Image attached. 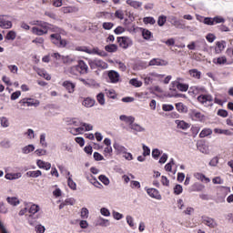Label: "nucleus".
<instances>
[{
    "label": "nucleus",
    "mask_w": 233,
    "mask_h": 233,
    "mask_svg": "<svg viewBox=\"0 0 233 233\" xmlns=\"http://www.w3.org/2000/svg\"><path fill=\"white\" fill-rule=\"evenodd\" d=\"M88 65L92 70L98 68L99 70H106L108 64L99 58L89 59Z\"/></svg>",
    "instance_id": "nucleus-1"
},
{
    "label": "nucleus",
    "mask_w": 233,
    "mask_h": 233,
    "mask_svg": "<svg viewBox=\"0 0 233 233\" xmlns=\"http://www.w3.org/2000/svg\"><path fill=\"white\" fill-rule=\"evenodd\" d=\"M198 101L203 106H213L214 105V96L210 94H201L198 96Z\"/></svg>",
    "instance_id": "nucleus-2"
},
{
    "label": "nucleus",
    "mask_w": 233,
    "mask_h": 233,
    "mask_svg": "<svg viewBox=\"0 0 233 233\" xmlns=\"http://www.w3.org/2000/svg\"><path fill=\"white\" fill-rule=\"evenodd\" d=\"M50 37L53 45H56V46H58V48H66V46L68 45V41L62 39L61 35L59 34H52Z\"/></svg>",
    "instance_id": "nucleus-3"
},
{
    "label": "nucleus",
    "mask_w": 233,
    "mask_h": 233,
    "mask_svg": "<svg viewBox=\"0 0 233 233\" xmlns=\"http://www.w3.org/2000/svg\"><path fill=\"white\" fill-rule=\"evenodd\" d=\"M228 192H230V187H222L218 190L217 193V203H225V198H227Z\"/></svg>",
    "instance_id": "nucleus-4"
},
{
    "label": "nucleus",
    "mask_w": 233,
    "mask_h": 233,
    "mask_svg": "<svg viewBox=\"0 0 233 233\" xmlns=\"http://www.w3.org/2000/svg\"><path fill=\"white\" fill-rule=\"evenodd\" d=\"M19 104L22 106H35V108H37L39 105H41V102L39 100L31 98V97H25L19 101Z\"/></svg>",
    "instance_id": "nucleus-5"
},
{
    "label": "nucleus",
    "mask_w": 233,
    "mask_h": 233,
    "mask_svg": "<svg viewBox=\"0 0 233 233\" xmlns=\"http://www.w3.org/2000/svg\"><path fill=\"white\" fill-rule=\"evenodd\" d=\"M145 190L149 196V198H152V199H157V201H161L163 199V197L161 196V193H159V190L154 187H145Z\"/></svg>",
    "instance_id": "nucleus-6"
},
{
    "label": "nucleus",
    "mask_w": 233,
    "mask_h": 233,
    "mask_svg": "<svg viewBox=\"0 0 233 233\" xmlns=\"http://www.w3.org/2000/svg\"><path fill=\"white\" fill-rule=\"evenodd\" d=\"M117 43L119 44V46L125 50L133 45L132 39L128 36H118Z\"/></svg>",
    "instance_id": "nucleus-7"
},
{
    "label": "nucleus",
    "mask_w": 233,
    "mask_h": 233,
    "mask_svg": "<svg viewBox=\"0 0 233 233\" xmlns=\"http://www.w3.org/2000/svg\"><path fill=\"white\" fill-rule=\"evenodd\" d=\"M79 81H81V83H83V85H85L86 86H87L88 88H99L101 86V84H99L97 81H96V79L94 78H79Z\"/></svg>",
    "instance_id": "nucleus-8"
},
{
    "label": "nucleus",
    "mask_w": 233,
    "mask_h": 233,
    "mask_svg": "<svg viewBox=\"0 0 233 233\" xmlns=\"http://www.w3.org/2000/svg\"><path fill=\"white\" fill-rule=\"evenodd\" d=\"M201 221L203 225H206V227H208L209 228H216V227H218V222H216V219L210 217L202 216Z\"/></svg>",
    "instance_id": "nucleus-9"
},
{
    "label": "nucleus",
    "mask_w": 233,
    "mask_h": 233,
    "mask_svg": "<svg viewBox=\"0 0 233 233\" xmlns=\"http://www.w3.org/2000/svg\"><path fill=\"white\" fill-rule=\"evenodd\" d=\"M188 116L192 121H199L200 123L205 121V115H203L201 112H198V110H191Z\"/></svg>",
    "instance_id": "nucleus-10"
},
{
    "label": "nucleus",
    "mask_w": 233,
    "mask_h": 233,
    "mask_svg": "<svg viewBox=\"0 0 233 233\" xmlns=\"http://www.w3.org/2000/svg\"><path fill=\"white\" fill-rule=\"evenodd\" d=\"M113 148L116 156H123L124 154H127V152H128V149L118 142H115L113 144Z\"/></svg>",
    "instance_id": "nucleus-11"
},
{
    "label": "nucleus",
    "mask_w": 233,
    "mask_h": 233,
    "mask_svg": "<svg viewBox=\"0 0 233 233\" xmlns=\"http://www.w3.org/2000/svg\"><path fill=\"white\" fill-rule=\"evenodd\" d=\"M168 22L175 26V28H180L181 30H184L185 25L181 23V20H178L177 17L174 15L168 16Z\"/></svg>",
    "instance_id": "nucleus-12"
},
{
    "label": "nucleus",
    "mask_w": 233,
    "mask_h": 233,
    "mask_svg": "<svg viewBox=\"0 0 233 233\" xmlns=\"http://www.w3.org/2000/svg\"><path fill=\"white\" fill-rule=\"evenodd\" d=\"M168 65V61L161 59V58H153L149 61V66H167Z\"/></svg>",
    "instance_id": "nucleus-13"
},
{
    "label": "nucleus",
    "mask_w": 233,
    "mask_h": 233,
    "mask_svg": "<svg viewBox=\"0 0 233 233\" xmlns=\"http://www.w3.org/2000/svg\"><path fill=\"white\" fill-rule=\"evenodd\" d=\"M87 54L90 56H99L100 57H106V52L99 50V47L87 48Z\"/></svg>",
    "instance_id": "nucleus-14"
},
{
    "label": "nucleus",
    "mask_w": 233,
    "mask_h": 233,
    "mask_svg": "<svg viewBox=\"0 0 233 233\" xmlns=\"http://www.w3.org/2000/svg\"><path fill=\"white\" fill-rule=\"evenodd\" d=\"M62 86H64L69 94H74L76 90V83H73L70 80L64 81Z\"/></svg>",
    "instance_id": "nucleus-15"
},
{
    "label": "nucleus",
    "mask_w": 233,
    "mask_h": 233,
    "mask_svg": "<svg viewBox=\"0 0 233 233\" xmlns=\"http://www.w3.org/2000/svg\"><path fill=\"white\" fill-rule=\"evenodd\" d=\"M82 105L86 108H92V106H95V105H96V99H94L90 96L86 97V98H84Z\"/></svg>",
    "instance_id": "nucleus-16"
},
{
    "label": "nucleus",
    "mask_w": 233,
    "mask_h": 233,
    "mask_svg": "<svg viewBox=\"0 0 233 233\" xmlns=\"http://www.w3.org/2000/svg\"><path fill=\"white\" fill-rule=\"evenodd\" d=\"M5 15H0V28L10 29L12 28V21L5 19Z\"/></svg>",
    "instance_id": "nucleus-17"
},
{
    "label": "nucleus",
    "mask_w": 233,
    "mask_h": 233,
    "mask_svg": "<svg viewBox=\"0 0 233 233\" xmlns=\"http://www.w3.org/2000/svg\"><path fill=\"white\" fill-rule=\"evenodd\" d=\"M175 125H177V128L180 130H188V128H190V124L185 122V120H175Z\"/></svg>",
    "instance_id": "nucleus-18"
},
{
    "label": "nucleus",
    "mask_w": 233,
    "mask_h": 233,
    "mask_svg": "<svg viewBox=\"0 0 233 233\" xmlns=\"http://www.w3.org/2000/svg\"><path fill=\"white\" fill-rule=\"evenodd\" d=\"M96 227H110V220L104 218L103 217H98L96 221Z\"/></svg>",
    "instance_id": "nucleus-19"
},
{
    "label": "nucleus",
    "mask_w": 233,
    "mask_h": 233,
    "mask_svg": "<svg viewBox=\"0 0 233 233\" xmlns=\"http://www.w3.org/2000/svg\"><path fill=\"white\" fill-rule=\"evenodd\" d=\"M36 166L43 170H50L52 168V164H50V162H45L41 159L36 161Z\"/></svg>",
    "instance_id": "nucleus-20"
},
{
    "label": "nucleus",
    "mask_w": 233,
    "mask_h": 233,
    "mask_svg": "<svg viewBox=\"0 0 233 233\" xmlns=\"http://www.w3.org/2000/svg\"><path fill=\"white\" fill-rule=\"evenodd\" d=\"M172 85L173 86H177L180 92H187L188 90V85L180 83L179 81H173Z\"/></svg>",
    "instance_id": "nucleus-21"
},
{
    "label": "nucleus",
    "mask_w": 233,
    "mask_h": 233,
    "mask_svg": "<svg viewBox=\"0 0 233 233\" xmlns=\"http://www.w3.org/2000/svg\"><path fill=\"white\" fill-rule=\"evenodd\" d=\"M76 66H78L80 74L82 75L88 74V66L86 65V63H85V61L83 60L78 61V64Z\"/></svg>",
    "instance_id": "nucleus-22"
},
{
    "label": "nucleus",
    "mask_w": 233,
    "mask_h": 233,
    "mask_svg": "<svg viewBox=\"0 0 233 233\" xmlns=\"http://www.w3.org/2000/svg\"><path fill=\"white\" fill-rule=\"evenodd\" d=\"M120 121H123L124 123H127L131 126L132 123L136 121V118L132 116H127V115H122L119 116Z\"/></svg>",
    "instance_id": "nucleus-23"
},
{
    "label": "nucleus",
    "mask_w": 233,
    "mask_h": 233,
    "mask_svg": "<svg viewBox=\"0 0 233 233\" xmlns=\"http://www.w3.org/2000/svg\"><path fill=\"white\" fill-rule=\"evenodd\" d=\"M108 77L111 83H118L119 82V73L111 70L108 72Z\"/></svg>",
    "instance_id": "nucleus-24"
},
{
    "label": "nucleus",
    "mask_w": 233,
    "mask_h": 233,
    "mask_svg": "<svg viewBox=\"0 0 233 233\" xmlns=\"http://www.w3.org/2000/svg\"><path fill=\"white\" fill-rule=\"evenodd\" d=\"M70 134L73 136H79L80 134H85V127L78 126V127H71L69 129Z\"/></svg>",
    "instance_id": "nucleus-25"
},
{
    "label": "nucleus",
    "mask_w": 233,
    "mask_h": 233,
    "mask_svg": "<svg viewBox=\"0 0 233 233\" xmlns=\"http://www.w3.org/2000/svg\"><path fill=\"white\" fill-rule=\"evenodd\" d=\"M129 128L133 130V132H146V128L142 127L141 125L137 123L132 122L131 126H129Z\"/></svg>",
    "instance_id": "nucleus-26"
},
{
    "label": "nucleus",
    "mask_w": 233,
    "mask_h": 233,
    "mask_svg": "<svg viewBox=\"0 0 233 233\" xmlns=\"http://www.w3.org/2000/svg\"><path fill=\"white\" fill-rule=\"evenodd\" d=\"M140 30L142 32V37L146 41H150V39L154 37V35L152 34V32H150V30L145 28H140Z\"/></svg>",
    "instance_id": "nucleus-27"
},
{
    "label": "nucleus",
    "mask_w": 233,
    "mask_h": 233,
    "mask_svg": "<svg viewBox=\"0 0 233 233\" xmlns=\"http://www.w3.org/2000/svg\"><path fill=\"white\" fill-rule=\"evenodd\" d=\"M66 125L73 126V127H79L81 122L78 118L76 117H67L66 118Z\"/></svg>",
    "instance_id": "nucleus-28"
},
{
    "label": "nucleus",
    "mask_w": 233,
    "mask_h": 233,
    "mask_svg": "<svg viewBox=\"0 0 233 233\" xmlns=\"http://www.w3.org/2000/svg\"><path fill=\"white\" fill-rule=\"evenodd\" d=\"M175 106L180 114H187V112H188V107L181 102L177 103Z\"/></svg>",
    "instance_id": "nucleus-29"
},
{
    "label": "nucleus",
    "mask_w": 233,
    "mask_h": 233,
    "mask_svg": "<svg viewBox=\"0 0 233 233\" xmlns=\"http://www.w3.org/2000/svg\"><path fill=\"white\" fill-rule=\"evenodd\" d=\"M194 177L198 179V181H205V183H210V178L207 177L203 173H194Z\"/></svg>",
    "instance_id": "nucleus-30"
},
{
    "label": "nucleus",
    "mask_w": 233,
    "mask_h": 233,
    "mask_svg": "<svg viewBox=\"0 0 233 233\" xmlns=\"http://www.w3.org/2000/svg\"><path fill=\"white\" fill-rule=\"evenodd\" d=\"M126 3L129 6H132V8H141L143 6V3L136 0H127Z\"/></svg>",
    "instance_id": "nucleus-31"
},
{
    "label": "nucleus",
    "mask_w": 233,
    "mask_h": 233,
    "mask_svg": "<svg viewBox=\"0 0 233 233\" xmlns=\"http://www.w3.org/2000/svg\"><path fill=\"white\" fill-rule=\"evenodd\" d=\"M32 33L35 34V35H45V34H48L45 29H41V27L34 26L32 28Z\"/></svg>",
    "instance_id": "nucleus-32"
},
{
    "label": "nucleus",
    "mask_w": 233,
    "mask_h": 233,
    "mask_svg": "<svg viewBox=\"0 0 233 233\" xmlns=\"http://www.w3.org/2000/svg\"><path fill=\"white\" fill-rule=\"evenodd\" d=\"M35 150V146L33 144H29L24 147H22V154H30Z\"/></svg>",
    "instance_id": "nucleus-33"
},
{
    "label": "nucleus",
    "mask_w": 233,
    "mask_h": 233,
    "mask_svg": "<svg viewBox=\"0 0 233 233\" xmlns=\"http://www.w3.org/2000/svg\"><path fill=\"white\" fill-rule=\"evenodd\" d=\"M68 73L71 74V76H81L82 75L77 65L71 66L68 69Z\"/></svg>",
    "instance_id": "nucleus-34"
},
{
    "label": "nucleus",
    "mask_w": 233,
    "mask_h": 233,
    "mask_svg": "<svg viewBox=\"0 0 233 233\" xmlns=\"http://www.w3.org/2000/svg\"><path fill=\"white\" fill-rule=\"evenodd\" d=\"M189 76L195 79H201V71L198 69H190Z\"/></svg>",
    "instance_id": "nucleus-35"
},
{
    "label": "nucleus",
    "mask_w": 233,
    "mask_h": 233,
    "mask_svg": "<svg viewBox=\"0 0 233 233\" xmlns=\"http://www.w3.org/2000/svg\"><path fill=\"white\" fill-rule=\"evenodd\" d=\"M39 210H41V207H39V205L32 204L29 207L28 212H29V214L34 215V214H37V212H39Z\"/></svg>",
    "instance_id": "nucleus-36"
},
{
    "label": "nucleus",
    "mask_w": 233,
    "mask_h": 233,
    "mask_svg": "<svg viewBox=\"0 0 233 233\" xmlns=\"http://www.w3.org/2000/svg\"><path fill=\"white\" fill-rule=\"evenodd\" d=\"M7 203H9V205H12L13 207H17V205H19V203H21L19 201V198H15V197H9L6 198Z\"/></svg>",
    "instance_id": "nucleus-37"
},
{
    "label": "nucleus",
    "mask_w": 233,
    "mask_h": 233,
    "mask_svg": "<svg viewBox=\"0 0 233 233\" xmlns=\"http://www.w3.org/2000/svg\"><path fill=\"white\" fill-rule=\"evenodd\" d=\"M215 134H223L224 136H233L232 131L228 129L215 128Z\"/></svg>",
    "instance_id": "nucleus-38"
},
{
    "label": "nucleus",
    "mask_w": 233,
    "mask_h": 233,
    "mask_svg": "<svg viewBox=\"0 0 233 233\" xmlns=\"http://www.w3.org/2000/svg\"><path fill=\"white\" fill-rule=\"evenodd\" d=\"M129 85H132V86H135L136 88H141V86H143V82L137 78H133L129 80Z\"/></svg>",
    "instance_id": "nucleus-39"
},
{
    "label": "nucleus",
    "mask_w": 233,
    "mask_h": 233,
    "mask_svg": "<svg viewBox=\"0 0 233 233\" xmlns=\"http://www.w3.org/2000/svg\"><path fill=\"white\" fill-rule=\"evenodd\" d=\"M89 216H90V211H88V208H82L80 210V218L82 219H88Z\"/></svg>",
    "instance_id": "nucleus-40"
},
{
    "label": "nucleus",
    "mask_w": 233,
    "mask_h": 233,
    "mask_svg": "<svg viewBox=\"0 0 233 233\" xmlns=\"http://www.w3.org/2000/svg\"><path fill=\"white\" fill-rule=\"evenodd\" d=\"M0 125L3 128H8L10 127V121L6 116H0Z\"/></svg>",
    "instance_id": "nucleus-41"
},
{
    "label": "nucleus",
    "mask_w": 233,
    "mask_h": 233,
    "mask_svg": "<svg viewBox=\"0 0 233 233\" xmlns=\"http://www.w3.org/2000/svg\"><path fill=\"white\" fill-rule=\"evenodd\" d=\"M26 176H28V177H39L43 176V172H41V170L28 171Z\"/></svg>",
    "instance_id": "nucleus-42"
},
{
    "label": "nucleus",
    "mask_w": 233,
    "mask_h": 233,
    "mask_svg": "<svg viewBox=\"0 0 233 233\" xmlns=\"http://www.w3.org/2000/svg\"><path fill=\"white\" fill-rule=\"evenodd\" d=\"M87 179L89 183H91V185H94V187H96V188H101V187H103V185H101L99 181H97V179L93 176H91V178L87 177Z\"/></svg>",
    "instance_id": "nucleus-43"
},
{
    "label": "nucleus",
    "mask_w": 233,
    "mask_h": 233,
    "mask_svg": "<svg viewBox=\"0 0 233 233\" xmlns=\"http://www.w3.org/2000/svg\"><path fill=\"white\" fill-rule=\"evenodd\" d=\"M67 187H69L71 190H77V184L74 181L72 177H68Z\"/></svg>",
    "instance_id": "nucleus-44"
},
{
    "label": "nucleus",
    "mask_w": 233,
    "mask_h": 233,
    "mask_svg": "<svg viewBox=\"0 0 233 233\" xmlns=\"http://www.w3.org/2000/svg\"><path fill=\"white\" fill-rule=\"evenodd\" d=\"M40 145L43 148H46V147H48V143L46 142V134L45 133L40 134Z\"/></svg>",
    "instance_id": "nucleus-45"
},
{
    "label": "nucleus",
    "mask_w": 233,
    "mask_h": 233,
    "mask_svg": "<svg viewBox=\"0 0 233 233\" xmlns=\"http://www.w3.org/2000/svg\"><path fill=\"white\" fill-rule=\"evenodd\" d=\"M24 134H25V136H26L27 139H35V132L32 128H28Z\"/></svg>",
    "instance_id": "nucleus-46"
},
{
    "label": "nucleus",
    "mask_w": 233,
    "mask_h": 233,
    "mask_svg": "<svg viewBox=\"0 0 233 233\" xmlns=\"http://www.w3.org/2000/svg\"><path fill=\"white\" fill-rule=\"evenodd\" d=\"M105 50L109 53L117 52V46L116 44L107 45L105 46Z\"/></svg>",
    "instance_id": "nucleus-47"
},
{
    "label": "nucleus",
    "mask_w": 233,
    "mask_h": 233,
    "mask_svg": "<svg viewBox=\"0 0 233 233\" xmlns=\"http://www.w3.org/2000/svg\"><path fill=\"white\" fill-rule=\"evenodd\" d=\"M115 17L116 19H120V21H123V19H125V12L122 9H117L115 12Z\"/></svg>",
    "instance_id": "nucleus-48"
},
{
    "label": "nucleus",
    "mask_w": 233,
    "mask_h": 233,
    "mask_svg": "<svg viewBox=\"0 0 233 233\" xmlns=\"http://www.w3.org/2000/svg\"><path fill=\"white\" fill-rule=\"evenodd\" d=\"M74 61H76V59L70 56H64V58L62 60V63H64V65H72V63H74Z\"/></svg>",
    "instance_id": "nucleus-49"
},
{
    "label": "nucleus",
    "mask_w": 233,
    "mask_h": 233,
    "mask_svg": "<svg viewBox=\"0 0 233 233\" xmlns=\"http://www.w3.org/2000/svg\"><path fill=\"white\" fill-rule=\"evenodd\" d=\"M173 191L176 196H180V194H183V186L177 184L174 187Z\"/></svg>",
    "instance_id": "nucleus-50"
},
{
    "label": "nucleus",
    "mask_w": 233,
    "mask_h": 233,
    "mask_svg": "<svg viewBox=\"0 0 233 233\" xmlns=\"http://www.w3.org/2000/svg\"><path fill=\"white\" fill-rule=\"evenodd\" d=\"M208 136H212V129L204 128L199 134V137H207Z\"/></svg>",
    "instance_id": "nucleus-51"
},
{
    "label": "nucleus",
    "mask_w": 233,
    "mask_h": 233,
    "mask_svg": "<svg viewBox=\"0 0 233 233\" xmlns=\"http://www.w3.org/2000/svg\"><path fill=\"white\" fill-rule=\"evenodd\" d=\"M96 101H97V103H99V105H101V106H104V105L106 103L105 94L99 93L98 95H96Z\"/></svg>",
    "instance_id": "nucleus-52"
},
{
    "label": "nucleus",
    "mask_w": 233,
    "mask_h": 233,
    "mask_svg": "<svg viewBox=\"0 0 233 233\" xmlns=\"http://www.w3.org/2000/svg\"><path fill=\"white\" fill-rule=\"evenodd\" d=\"M163 154V151L159 150L158 148H155L152 150L151 156L153 159H159V156Z\"/></svg>",
    "instance_id": "nucleus-53"
},
{
    "label": "nucleus",
    "mask_w": 233,
    "mask_h": 233,
    "mask_svg": "<svg viewBox=\"0 0 233 233\" xmlns=\"http://www.w3.org/2000/svg\"><path fill=\"white\" fill-rule=\"evenodd\" d=\"M99 181H101V183H103V185H106V187H108V185H110V179H108V177L105 175H100L98 177Z\"/></svg>",
    "instance_id": "nucleus-54"
},
{
    "label": "nucleus",
    "mask_w": 233,
    "mask_h": 233,
    "mask_svg": "<svg viewBox=\"0 0 233 233\" xmlns=\"http://www.w3.org/2000/svg\"><path fill=\"white\" fill-rule=\"evenodd\" d=\"M213 63H215V65H225L227 63V57L220 56V57L215 58L213 60Z\"/></svg>",
    "instance_id": "nucleus-55"
},
{
    "label": "nucleus",
    "mask_w": 233,
    "mask_h": 233,
    "mask_svg": "<svg viewBox=\"0 0 233 233\" xmlns=\"http://www.w3.org/2000/svg\"><path fill=\"white\" fill-rule=\"evenodd\" d=\"M225 17L221 16V15H217L213 17V23L214 25H219V24H223L225 23Z\"/></svg>",
    "instance_id": "nucleus-56"
},
{
    "label": "nucleus",
    "mask_w": 233,
    "mask_h": 233,
    "mask_svg": "<svg viewBox=\"0 0 233 233\" xmlns=\"http://www.w3.org/2000/svg\"><path fill=\"white\" fill-rule=\"evenodd\" d=\"M37 26L39 28L45 30L46 32H48V30L50 28V25L48 23H46V22H38Z\"/></svg>",
    "instance_id": "nucleus-57"
},
{
    "label": "nucleus",
    "mask_w": 233,
    "mask_h": 233,
    "mask_svg": "<svg viewBox=\"0 0 233 233\" xmlns=\"http://www.w3.org/2000/svg\"><path fill=\"white\" fill-rule=\"evenodd\" d=\"M38 76L44 77V79H46V81H50L52 79V76H50V75L45 70H40L38 72Z\"/></svg>",
    "instance_id": "nucleus-58"
},
{
    "label": "nucleus",
    "mask_w": 233,
    "mask_h": 233,
    "mask_svg": "<svg viewBox=\"0 0 233 233\" xmlns=\"http://www.w3.org/2000/svg\"><path fill=\"white\" fill-rule=\"evenodd\" d=\"M112 216H113V218L116 219V221H119V220L123 219V218H125V216H123V214H121L116 210L112 211Z\"/></svg>",
    "instance_id": "nucleus-59"
},
{
    "label": "nucleus",
    "mask_w": 233,
    "mask_h": 233,
    "mask_svg": "<svg viewBox=\"0 0 233 233\" xmlns=\"http://www.w3.org/2000/svg\"><path fill=\"white\" fill-rule=\"evenodd\" d=\"M0 146L3 148H10V147H12V142H10L8 139H4L1 141Z\"/></svg>",
    "instance_id": "nucleus-60"
},
{
    "label": "nucleus",
    "mask_w": 233,
    "mask_h": 233,
    "mask_svg": "<svg viewBox=\"0 0 233 233\" xmlns=\"http://www.w3.org/2000/svg\"><path fill=\"white\" fill-rule=\"evenodd\" d=\"M106 95L110 99H116V91L114 89H106Z\"/></svg>",
    "instance_id": "nucleus-61"
},
{
    "label": "nucleus",
    "mask_w": 233,
    "mask_h": 233,
    "mask_svg": "<svg viewBox=\"0 0 233 233\" xmlns=\"http://www.w3.org/2000/svg\"><path fill=\"white\" fill-rule=\"evenodd\" d=\"M102 28H104V30H112V28H114V23H112V22H104L102 24Z\"/></svg>",
    "instance_id": "nucleus-62"
},
{
    "label": "nucleus",
    "mask_w": 233,
    "mask_h": 233,
    "mask_svg": "<svg viewBox=\"0 0 233 233\" xmlns=\"http://www.w3.org/2000/svg\"><path fill=\"white\" fill-rule=\"evenodd\" d=\"M165 23H167V16L163 15L158 16V19H157L158 26H165Z\"/></svg>",
    "instance_id": "nucleus-63"
},
{
    "label": "nucleus",
    "mask_w": 233,
    "mask_h": 233,
    "mask_svg": "<svg viewBox=\"0 0 233 233\" xmlns=\"http://www.w3.org/2000/svg\"><path fill=\"white\" fill-rule=\"evenodd\" d=\"M35 230L36 233H45V231L46 230V228H45V226L41 225V224H37L35 227Z\"/></svg>",
    "instance_id": "nucleus-64"
}]
</instances>
